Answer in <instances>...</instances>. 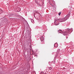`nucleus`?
I'll return each mask as SVG.
<instances>
[{"instance_id":"obj_11","label":"nucleus","mask_w":74,"mask_h":74,"mask_svg":"<svg viewBox=\"0 0 74 74\" xmlns=\"http://www.w3.org/2000/svg\"><path fill=\"white\" fill-rule=\"evenodd\" d=\"M40 74H44V73L43 72H42L40 73Z\"/></svg>"},{"instance_id":"obj_9","label":"nucleus","mask_w":74,"mask_h":74,"mask_svg":"<svg viewBox=\"0 0 74 74\" xmlns=\"http://www.w3.org/2000/svg\"><path fill=\"white\" fill-rule=\"evenodd\" d=\"M49 70H51L52 69V68L51 67H49Z\"/></svg>"},{"instance_id":"obj_2","label":"nucleus","mask_w":74,"mask_h":74,"mask_svg":"<svg viewBox=\"0 0 74 74\" xmlns=\"http://www.w3.org/2000/svg\"><path fill=\"white\" fill-rule=\"evenodd\" d=\"M59 21H60V19H58L55 21L54 23L56 25H58L59 24Z\"/></svg>"},{"instance_id":"obj_5","label":"nucleus","mask_w":74,"mask_h":74,"mask_svg":"<svg viewBox=\"0 0 74 74\" xmlns=\"http://www.w3.org/2000/svg\"><path fill=\"white\" fill-rule=\"evenodd\" d=\"M40 40L41 41H44V37L43 36H41L40 38Z\"/></svg>"},{"instance_id":"obj_8","label":"nucleus","mask_w":74,"mask_h":74,"mask_svg":"<svg viewBox=\"0 0 74 74\" xmlns=\"http://www.w3.org/2000/svg\"><path fill=\"white\" fill-rule=\"evenodd\" d=\"M3 13V10L1 9H0V14H1V13Z\"/></svg>"},{"instance_id":"obj_13","label":"nucleus","mask_w":74,"mask_h":74,"mask_svg":"<svg viewBox=\"0 0 74 74\" xmlns=\"http://www.w3.org/2000/svg\"><path fill=\"white\" fill-rule=\"evenodd\" d=\"M11 16H13V14H11Z\"/></svg>"},{"instance_id":"obj_6","label":"nucleus","mask_w":74,"mask_h":74,"mask_svg":"<svg viewBox=\"0 0 74 74\" xmlns=\"http://www.w3.org/2000/svg\"><path fill=\"white\" fill-rule=\"evenodd\" d=\"M54 47H58V44H55Z\"/></svg>"},{"instance_id":"obj_10","label":"nucleus","mask_w":74,"mask_h":74,"mask_svg":"<svg viewBox=\"0 0 74 74\" xmlns=\"http://www.w3.org/2000/svg\"><path fill=\"white\" fill-rule=\"evenodd\" d=\"M60 14H61V12H60L58 13L59 15H60Z\"/></svg>"},{"instance_id":"obj_3","label":"nucleus","mask_w":74,"mask_h":74,"mask_svg":"<svg viewBox=\"0 0 74 74\" xmlns=\"http://www.w3.org/2000/svg\"><path fill=\"white\" fill-rule=\"evenodd\" d=\"M70 32V30L69 29L68 31H65V32L64 33L63 35L64 36H66V35H67V33H69Z\"/></svg>"},{"instance_id":"obj_14","label":"nucleus","mask_w":74,"mask_h":74,"mask_svg":"<svg viewBox=\"0 0 74 74\" xmlns=\"http://www.w3.org/2000/svg\"><path fill=\"white\" fill-rule=\"evenodd\" d=\"M57 74H59V73H58Z\"/></svg>"},{"instance_id":"obj_4","label":"nucleus","mask_w":74,"mask_h":74,"mask_svg":"<svg viewBox=\"0 0 74 74\" xmlns=\"http://www.w3.org/2000/svg\"><path fill=\"white\" fill-rule=\"evenodd\" d=\"M16 10L18 12H19V11H21V8H17Z\"/></svg>"},{"instance_id":"obj_1","label":"nucleus","mask_w":74,"mask_h":74,"mask_svg":"<svg viewBox=\"0 0 74 74\" xmlns=\"http://www.w3.org/2000/svg\"><path fill=\"white\" fill-rule=\"evenodd\" d=\"M70 16V15L69 14H68L66 15V17L61 19V22H64V21H66L67 19H68V18H69Z\"/></svg>"},{"instance_id":"obj_7","label":"nucleus","mask_w":74,"mask_h":74,"mask_svg":"<svg viewBox=\"0 0 74 74\" xmlns=\"http://www.w3.org/2000/svg\"><path fill=\"white\" fill-rule=\"evenodd\" d=\"M58 32L59 33H62V32L61 30H58Z\"/></svg>"},{"instance_id":"obj_12","label":"nucleus","mask_w":74,"mask_h":74,"mask_svg":"<svg viewBox=\"0 0 74 74\" xmlns=\"http://www.w3.org/2000/svg\"><path fill=\"white\" fill-rule=\"evenodd\" d=\"M36 13H38V12H36Z\"/></svg>"}]
</instances>
